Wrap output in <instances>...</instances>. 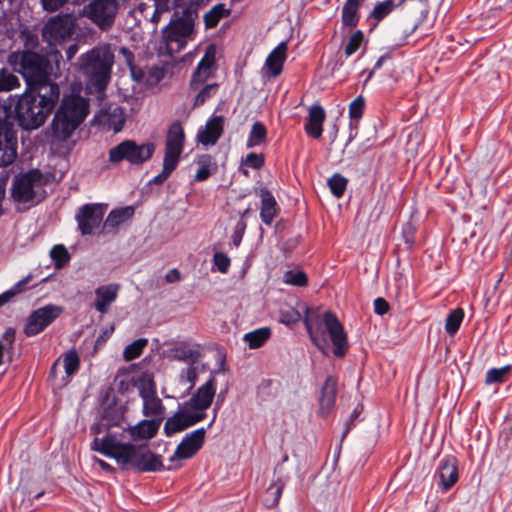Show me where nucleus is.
I'll return each instance as SVG.
<instances>
[{
    "mask_svg": "<svg viewBox=\"0 0 512 512\" xmlns=\"http://www.w3.org/2000/svg\"><path fill=\"white\" fill-rule=\"evenodd\" d=\"M91 449L115 459L122 469H132L141 473L164 469L161 455L151 452L147 445L122 443L116 433H108L102 439L95 437Z\"/></svg>",
    "mask_w": 512,
    "mask_h": 512,
    "instance_id": "nucleus-1",
    "label": "nucleus"
},
{
    "mask_svg": "<svg viewBox=\"0 0 512 512\" xmlns=\"http://www.w3.org/2000/svg\"><path fill=\"white\" fill-rule=\"evenodd\" d=\"M303 323L312 343L325 354L327 340L323 326L329 334L333 344V354L342 358L347 354L349 343L343 325L331 311H325L323 315L309 306H304Z\"/></svg>",
    "mask_w": 512,
    "mask_h": 512,
    "instance_id": "nucleus-2",
    "label": "nucleus"
},
{
    "mask_svg": "<svg viewBox=\"0 0 512 512\" xmlns=\"http://www.w3.org/2000/svg\"><path fill=\"white\" fill-rule=\"evenodd\" d=\"M20 66L31 93L36 92V96L60 95L59 86L51 80L53 67L45 56L31 51L23 52Z\"/></svg>",
    "mask_w": 512,
    "mask_h": 512,
    "instance_id": "nucleus-3",
    "label": "nucleus"
},
{
    "mask_svg": "<svg viewBox=\"0 0 512 512\" xmlns=\"http://www.w3.org/2000/svg\"><path fill=\"white\" fill-rule=\"evenodd\" d=\"M114 64V54L110 45H99L79 58V66L89 79V86L95 92L103 93L110 82Z\"/></svg>",
    "mask_w": 512,
    "mask_h": 512,
    "instance_id": "nucleus-4",
    "label": "nucleus"
},
{
    "mask_svg": "<svg viewBox=\"0 0 512 512\" xmlns=\"http://www.w3.org/2000/svg\"><path fill=\"white\" fill-rule=\"evenodd\" d=\"M90 98H62L51 122L54 136L67 140L89 114Z\"/></svg>",
    "mask_w": 512,
    "mask_h": 512,
    "instance_id": "nucleus-5",
    "label": "nucleus"
},
{
    "mask_svg": "<svg viewBox=\"0 0 512 512\" xmlns=\"http://www.w3.org/2000/svg\"><path fill=\"white\" fill-rule=\"evenodd\" d=\"M196 19L197 13H187L183 17L171 20L162 30L160 53L173 57L186 47L188 41L194 40Z\"/></svg>",
    "mask_w": 512,
    "mask_h": 512,
    "instance_id": "nucleus-6",
    "label": "nucleus"
},
{
    "mask_svg": "<svg viewBox=\"0 0 512 512\" xmlns=\"http://www.w3.org/2000/svg\"><path fill=\"white\" fill-rule=\"evenodd\" d=\"M46 183L44 174L37 168L20 172L13 178L11 197L17 203L37 205L46 197Z\"/></svg>",
    "mask_w": 512,
    "mask_h": 512,
    "instance_id": "nucleus-7",
    "label": "nucleus"
},
{
    "mask_svg": "<svg viewBox=\"0 0 512 512\" xmlns=\"http://www.w3.org/2000/svg\"><path fill=\"white\" fill-rule=\"evenodd\" d=\"M60 98H17L15 114L19 126L25 130L44 124Z\"/></svg>",
    "mask_w": 512,
    "mask_h": 512,
    "instance_id": "nucleus-8",
    "label": "nucleus"
},
{
    "mask_svg": "<svg viewBox=\"0 0 512 512\" xmlns=\"http://www.w3.org/2000/svg\"><path fill=\"white\" fill-rule=\"evenodd\" d=\"M185 132L179 120L174 121L168 128L162 171L150 180V184L162 185L177 168L184 149Z\"/></svg>",
    "mask_w": 512,
    "mask_h": 512,
    "instance_id": "nucleus-9",
    "label": "nucleus"
},
{
    "mask_svg": "<svg viewBox=\"0 0 512 512\" xmlns=\"http://www.w3.org/2000/svg\"><path fill=\"white\" fill-rule=\"evenodd\" d=\"M215 59L216 46L210 44L206 47L205 53L190 81V90L196 96H211L222 93L220 85L212 77V67L214 66Z\"/></svg>",
    "mask_w": 512,
    "mask_h": 512,
    "instance_id": "nucleus-10",
    "label": "nucleus"
},
{
    "mask_svg": "<svg viewBox=\"0 0 512 512\" xmlns=\"http://www.w3.org/2000/svg\"><path fill=\"white\" fill-rule=\"evenodd\" d=\"M155 149L153 142L138 144L134 140H124L109 150V162L118 164L127 161L133 166H141L152 158Z\"/></svg>",
    "mask_w": 512,
    "mask_h": 512,
    "instance_id": "nucleus-11",
    "label": "nucleus"
},
{
    "mask_svg": "<svg viewBox=\"0 0 512 512\" xmlns=\"http://www.w3.org/2000/svg\"><path fill=\"white\" fill-rule=\"evenodd\" d=\"M77 20L73 13H60L51 17L43 27V39L51 46L70 39L75 32Z\"/></svg>",
    "mask_w": 512,
    "mask_h": 512,
    "instance_id": "nucleus-12",
    "label": "nucleus"
},
{
    "mask_svg": "<svg viewBox=\"0 0 512 512\" xmlns=\"http://www.w3.org/2000/svg\"><path fill=\"white\" fill-rule=\"evenodd\" d=\"M118 10L117 0H91L80 15L88 18L101 31H108L115 23Z\"/></svg>",
    "mask_w": 512,
    "mask_h": 512,
    "instance_id": "nucleus-13",
    "label": "nucleus"
},
{
    "mask_svg": "<svg viewBox=\"0 0 512 512\" xmlns=\"http://www.w3.org/2000/svg\"><path fill=\"white\" fill-rule=\"evenodd\" d=\"M63 312V307L48 304L34 310L27 318L23 332L26 336L32 337L43 332Z\"/></svg>",
    "mask_w": 512,
    "mask_h": 512,
    "instance_id": "nucleus-14",
    "label": "nucleus"
},
{
    "mask_svg": "<svg viewBox=\"0 0 512 512\" xmlns=\"http://www.w3.org/2000/svg\"><path fill=\"white\" fill-rule=\"evenodd\" d=\"M17 130L13 119L0 125V167L12 164L17 158Z\"/></svg>",
    "mask_w": 512,
    "mask_h": 512,
    "instance_id": "nucleus-15",
    "label": "nucleus"
},
{
    "mask_svg": "<svg viewBox=\"0 0 512 512\" xmlns=\"http://www.w3.org/2000/svg\"><path fill=\"white\" fill-rule=\"evenodd\" d=\"M103 216L104 209L102 205L95 203L82 205L75 216L81 235H91L100 226Z\"/></svg>",
    "mask_w": 512,
    "mask_h": 512,
    "instance_id": "nucleus-16",
    "label": "nucleus"
},
{
    "mask_svg": "<svg viewBox=\"0 0 512 512\" xmlns=\"http://www.w3.org/2000/svg\"><path fill=\"white\" fill-rule=\"evenodd\" d=\"M206 437V428H198L186 434L176 447L170 462L175 460H186L192 458L203 447Z\"/></svg>",
    "mask_w": 512,
    "mask_h": 512,
    "instance_id": "nucleus-17",
    "label": "nucleus"
},
{
    "mask_svg": "<svg viewBox=\"0 0 512 512\" xmlns=\"http://www.w3.org/2000/svg\"><path fill=\"white\" fill-rule=\"evenodd\" d=\"M216 394V380L211 375L205 384L200 386L191 398L185 403V406L192 410L205 412L212 404Z\"/></svg>",
    "mask_w": 512,
    "mask_h": 512,
    "instance_id": "nucleus-18",
    "label": "nucleus"
},
{
    "mask_svg": "<svg viewBox=\"0 0 512 512\" xmlns=\"http://www.w3.org/2000/svg\"><path fill=\"white\" fill-rule=\"evenodd\" d=\"M436 475L439 477L438 485L443 491L450 490L459 479L458 460L455 456L446 455L438 464Z\"/></svg>",
    "mask_w": 512,
    "mask_h": 512,
    "instance_id": "nucleus-19",
    "label": "nucleus"
},
{
    "mask_svg": "<svg viewBox=\"0 0 512 512\" xmlns=\"http://www.w3.org/2000/svg\"><path fill=\"white\" fill-rule=\"evenodd\" d=\"M123 420L124 411H122L121 407H118L116 404H109L104 408L100 422L91 426V432L98 435L106 431L107 435L111 433L110 428L120 426Z\"/></svg>",
    "mask_w": 512,
    "mask_h": 512,
    "instance_id": "nucleus-20",
    "label": "nucleus"
},
{
    "mask_svg": "<svg viewBox=\"0 0 512 512\" xmlns=\"http://www.w3.org/2000/svg\"><path fill=\"white\" fill-rule=\"evenodd\" d=\"M326 111L319 102H315L308 109V116L304 124V131L313 139H319L323 133V124Z\"/></svg>",
    "mask_w": 512,
    "mask_h": 512,
    "instance_id": "nucleus-21",
    "label": "nucleus"
},
{
    "mask_svg": "<svg viewBox=\"0 0 512 512\" xmlns=\"http://www.w3.org/2000/svg\"><path fill=\"white\" fill-rule=\"evenodd\" d=\"M120 285L113 283L101 285L95 289L94 308L101 314H106L110 306L116 301Z\"/></svg>",
    "mask_w": 512,
    "mask_h": 512,
    "instance_id": "nucleus-22",
    "label": "nucleus"
},
{
    "mask_svg": "<svg viewBox=\"0 0 512 512\" xmlns=\"http://www.w3.org/2000/svg\"><path fill=\"white\" fill-rule=\"evenodd\" d=\"M257 195L261 201V209H260V218L261 221L270 226L274 220V218L280 212V207L278 206L275 197L271 193L270 190L266 187H261L257 192Z\"/></svg>",
    "mask_w": 512,
    "mask_h": 512,
    "instance_id": "nucleus-23",
    "label": "nucleus"
},
{
    "mask_svg": "<svg viewBox=\"0 0 512 512\" xmlns=\"http://www.w3.org/2000/svg\"><path fill=\"white\" fill-rule=\"evenodd\" d=\"M161 426V419H143L134 426H129L127 431L131 440L140 441L153 438ZM126 429H123V432Z\"/></svg>",
    "mask_w": 512,
    "mask_h": 512,
    "instance_id": "nucleus-24",
    "label": "nucleus"
},
{
    "mask_svg": "<svg viewBox=\"0 0 512 512\" xmlns=\"http://www.w3.org/2000/svg\"><path fill=\"white\" fill-rule=\"evenodd\" d=\"M223 116H213L209 119L203 130L197 134L198 141L204 145H215L223 134Z\"/></svg>",
    "mask_w": 512,
    "mask_h": 512,
    "instance_id": "nucleus-25",
    "label": "nucleus"
},
{
    "mask_svg": "<svg viewBox=\"0 0 512 512\" xmlns=\"http://www.w3.org/2000/svg\"><path fill=\"white\" fill-rule=\"evenodd\" d=\"M287 57V43H279L266 58L263 70L265 74L271 77H277L281 74L283 64Z\"/></svg>",
    "mask_w": 512,
    "mask_h": 512,
    "instance_id": "nucleus-26",
    "label": "nucleus"
},
{
    "mask_svg": "<svg viewBox=\"0 0 512 512\" xmlns=\"http://www.w3.org/2000/svg\"><path fill=\"white\" fill-rule=\"evenodd\" d=\"M337 395V378L335 376H328L321 388V396L319 399L320 413L322 416H327L330 410L334 407Z\"/></svg>",
    "mask_w": 512,
    "mask_h": 512,
    "instance_id": "nucleus-27",
    "label": "nucleus"
},
{
    "mask_svg": "<svg viewBox=\"0 0 512 512\" xmlns=\"http://www.w3.org/2000/svg\"><path fill=\"white\" fill-rule=\"evenodd\" d=\"M198 169L194 176L197 182L206 181L213 173L217 171V164L213 161L212 156L209 154H202L196 160Z\"/></svg>",
    "mask_w": 512,
    "mask_h": 512,
    "instance_id": "nucleus-28",
    "label": "nucleus"
},
{
    "mask_svg": "<svg viewBox=\"0 0 512 512\" xmlns=\"http://www.w3.org/2000/svg\"><path fill=\"white\" fill-rule=\"evenodd\" d=\"M174 359L189 364H196L201 353L198 348H191L186 342H180L172 349Z\"/></svg>",
    "mask_w": 512,
    "mask_h": 512,
    "instance_id": "nucleus-29",
    "label": "nucleus"
},
{
    "mask_svg": "<svg viewBox=\"0 0 512 512\" xmlns=\"http://www.w3.org/2000/svg\"><path fill=\"white\" fill-rule=\"evenodd\" d=\"M165 406L162 400L156 395L154 397L143 400L142 413L145 417L151 419H164Z\"/></svg>",
    "mask_w": 512,
    "mask_h": 512,
    "instance_id": "nucleus-30",
    "label": "nucleus"
},
{
    "mask_svg": "<svg viewBox=\"0 0 512 512\" xmlns=\"http://www.w3.org/2000/svg\"><path fill=\"white\" fill-rule=\"evenodd\" d=\"M134 207L126 206L119 209H113L107 216L104 226L110 228H116L120 224L126 222L131 219L134 215Z\"/></svg>",
    "mask_w": 512,
    "mask_h": 512,
    "instance_id": "nucleus-31",
    "label": "nucleus"
},
{
    "mask_svg": "<svg viewBox=\"0 0 512 512\" xmlns=\"http://www.w3.org/2000/svg\"><path fill=\"white\" fill-rule=\"evenodd\" d=\"M270 336L271 329L269 327H261L246 333L243 340L248 344L250 349H257L262 347Z\"/></svg>",
    "mask_w": 512,
    "mask_h": 512,
    "instance_id": "nucleus-32",
    "label": "nucleus"
},
{
    "mask_svg": "<svg viewBox=\"0 0 512 512\" xmlns=\"http://www.w3.org/2000/svg\"><path fill=\"white\" fill-rule=\"evenodd\" d=\"M192 0H154V5L158 11H169L175 9V14L178 16L180 12L185 15L187 13H195L190 10Z\"/></svg>",
    "mask_w": 512,
    "mask_h": 512,
    "instance_id": "nucleus-33",
    "label": "nucleus"
},
{
    "mask_svg": "<svg viewBox=\"0 0 512 512\" xmlns=\"http://www.w3.org/2000/svg\"><path fill=\"white\" fill-rule=\"evenodd\" d=\"M230 9L226 5L219 3L214 5L208 12L204 14V23L206 29L214 28L218 25L221 19L230 15Z\"/></svg>",
    "mask_w": 512,
    "mask_h": 512,
    "instance_id": "nucleus-34",
    "label": "nucleus"
},
{
    "mask_svg": "<svg viewBox=\"0 0 512 512\" xmlns=\"http://www.w3.org/2000/svg\"><path fill=\"white\" fill-rule=\"evenodd\" d=\"M362 0H346L342 8V23L355 27L359 22L358 9Z\"/></svg>",
    "mask_w": 512,
    "mask_h": 512,
    "instance_id": "nucleus-35",
    "label": "nucleus"
},
{
    "mask_svg": "<svg viewBox=\"0 0 512 512\" xmlns=\"http://www.w3.org/2000/svg\"><path fill=\"white\" fill-rule=\"evenodd\" d=\"M266 137H267V129H266L265 125L262 122L257 121L251 127V130L249 132L248 139L246 142V147L253 148L255 146H259L266 141Z\"/></svg>",
    "mask_w": 512,
    "mask_h": 512,
    "instance_id": "nucleus-36",
    "label": "nucleus"
},
{
    "mask_svg": "<svg viewBox=\"0 0 512 512\" xmlns=\"http://www.w3.org/2000/svg\"><path fill=\"white\" fill-rule=\"evenodd\" d=\"M285 483L281 479H277L272 482L269 487L266 489L264 504L265 506L272 508L275 507L282 495Z\"/></svg>",
    "mask_w": 512,
    "mask_h": 512,
    "instance_id": "nucleus-37",
    "label": "nucleus"
},
{
    "mask_svg": "<svg viewBox=\"0 0 512 512\" xmlns=\"http://www.w3.org/2000/svg\"><path fill=\"white\" fill-rule=\"evenodd\" d=\"M365 110V98H354L349 104V128L357 130L358 123L363 116Z\"/></svg>",
    "mask_w": 512,
    "mask_h": 512,
    "instance_id": "nucleus-38",
    "label": "nucleus"
},
{
    "mask_svg": "<svg viewBox=\"0 0 512 512\" xmlns=\"http://www.w3.org/2000/svg\"><path fill=\"white\" fill-rule=\"evenodd\" d=\"M464 315V310L460 307L452 310L447 315L445 320V331L448 335L454 336L458 332L464 319Z\"/></svg>",
    "mask_w": 512,
    "mask_h": 512,
    "instance_id": "nucleus-39",
    "label": "nucleus"
},
{
    "mask_svg": "<svg viewBox=\"0 0 512 512\" xmlns=\"http://www.w3.org/2000/svg\"><path fill=\"white\" fill-rule=\"evenodd\" d=\"M198 378V367L195 364H189L187 368L182 369L179 374V382L181 384L188 383V387L184 395L190 394L194 388Z\"/></svg>",
    "mask_w": 512,
    "mask_h": 512,
    "instance_id": "nucleus-40",
    "label": "nucleus"
},
{
    "mask_svg": "<svg viewBox=\"0 0 512 512\" xmlns=\"http://www.w3.org/2000/svg\"><path fill=\"white\" fill-rule=\"evenodd\" d=\"M283 282L292 286L305 287L308 284V277L302 270H288L283 275Z\"/></svg>",
    "mask_w": 512,
    "mask_h": 512,
    "instance_id": "nucleus-41",
    "label": "nucleus"
},
{
    "mask_svg": "<svg viewBox=\"0 0 512 512\" xmlns=\"http://www.w3.org/2000/svg\"><path fill=\"white\" fill-rule=\"evenodd\" d=\"M512 369L511 365H506L501 368H491L485 374V384L490 385L493 383H503L506 381L507 375Z\"/></svg>",
    "mask_w": 512,
    "mask_h": 512,
    "instance_id": "nucleus-42",
    "label": "nucleus"
},
{
    "mask_svg": "<svg viewBox=\"0 0 512 512\" xmlns=\"http://www.w3.org/2000/svg\"><path fill=\"white\" fill-rule=\"evenodd\" d=\"M178 412L183 420L186 429L201 422L206 418L207 415L206 412L192 410L186 406L185 409L179 410Z\"/></svg>",
    "mask_w": 512,
    "mask_h": 512,
    "instance_id": "nucleus-43",
    "label": "nucleus"
},
{
    "mask_svg": "<svg viewBox=\"0 0 512 512\" xmlns=\"http://www.w3.org/2000/svg\"><path fill=\"white\" fill-rule=\"evenodd\" d=\"M347 183L348 180L340 173H334L328 179V186L330 191L336 198H341L344 195Z\"/></svg>",
    "mask_w": 512,
    "mask_h": 512,
    "instance_id": "nucleus-44",
    "label": "nucleus"
},
{
    "mask_svg": "<svg viewBox=\"0 0 512 512\" xmlns=\"http://www.w3.org/2000/svg\"><path fill=\"white\" fill-rule=\"evenodd\" d=\"M147 343V339L140 338L127 345L123 352L124 359L126 361H131L138 358L142 354L143 349L146 347Z\"/></svg>",
    "mask_w": 512,
    "mask_h": 512,
    "instance_id": "nucleus-45",
    "label": "nucleus"
},
{
    "mask_svg": "<svg viewBox=\"0 0 512 512\" xmlns=\"http://www.w3.org/2000/svg\"><path fill=\"white\" fill-rule=\"evenodd\" d=\"M107 120L115 132L122 130L125 124L124 109L120 106L114 107L107 112Z\"/></svg>",
    "mask_w": 512,
    "mask_h": 512,
    "instance_id": "nucleus-46",
    "label": "nucleus"
},
{
    "mask_svg": "<svg viewBox=\"0 0 512 512\" xmlns=\"http://www.w3.org/2000/svg\"><path fill=\"white\" fill-rule=\"evenodd\" d=\"M136 388L142 400L154 397L157 395L156 386L152 379L144 377H137Z\"/></svg>",
    "mask_w": 512,
    "mask_h": 512,
    "instance_id": "nucleus-47",
    "label": "nucleus"
},
{
    "mask_svg": "<svg viewBox=\"0 0 512 512\" xmlns=\"http://www.w3.org/2000/svg\"><path fill=\"white\" fill-rule=\"evenodd\" d=\"M185 429L186 427L178 411L174 413L171 417L167 418L164 424V433L168 437L178 432H181Z\"/></svg>",
    "mask_w": 512,
    "mask_h": 512,
    "instance_id": "nucleus-48",
    "label": "nucleus"
},
{
    "mask_svg": "<svg viewBox=\"0 0 512 512\" xmlns=\"http://www.w3.org/2000/svg\"><path fill=\"white\" fill-rule=\"evenodd\" d=\"M51 258L55 261L57 268L64 267L70 260V255L63 245H55L50 251Z\"/></svg>",
    "mask_w": 512,
    "mask_h": 512,
    "instance_id": "nucleus-49",
    "label": "nucleus"
},
{
    "mask_svg": "<svg viewBox=\"0 0 512 512\" xmlns=\"http://www.w3.org/2000/svg\"><path fill=\"white\" fill-rule=\"evenodd\" d=\"M19 86V79L5 70L0 71V93L9 92Z\"/></svg>",
    "mask_w": 512,
    "mask_h": 512,
    "instance_id": "nucleus-50",
    "label": "nucleus"
},
{
    "mask_svg": "<svg viewBox=\"0 0 512 512\" xmlns=\"http://www.w3.org/2000/svg\"><path fill=\"white\" fill-rule=\"evenodd\" d=\"M64 368L68 376L75 374L80 365L79 356L76 350H70L64 357Z\"/></svg>",
    "mask_w": 512,
    "mask_h": 512,
    "instance_id": "nucleus-51",
    "label": "nucleus"
},
{
    "mask_svg": "<svg viewBox=\"0 0 512 512\" xmlns=\"http://www.w3.org/2000/svg\"><path fill=\"white\" fill-rule=\"evenodd\" d=\"M364 40V34L361 30L355 31L349 38L344 52L347 57L353 55L362 45Z\"/></svg>",
    "mask_w": 512,
    "mask_h": 512,
    "instance_id": "nucleus-52",
    "label": "nucleus"
},
{
    "mask_svg": "<svg viewBox=\"0 0 512 512\" xmlns=\"http://www.w3.org/2000/svg\"><path fill=\"white\" fill-rule=\"evenodd\" d=\"M302 319L301 313L295 309L281 310L279 313V321L287 326L298 323Z\"/></svg>",
    "mask_w": 512,
    "mask_h": 512,
    "instance_id": "nucleus-53",
    "label": "nucleus"
},
{
    "mask_svg": "<svg viewBox=\"0 0 512 512\" xmlns=\"http://www.w3.org/2000/svg\"><path fill=\"white\" fill-rule=\"evenodd\" d=\"M241 164L249 168L259 170L265 164V157L263 154L249 153L244 159H242Z\"/></svg>",
    "mask_w": 512,
    "mask_h": 512,
    "instance_id": "nucleus-54",
    "label": "nucleus"
},
{
    "mask_svg": "<svg viewBox=\"0 0 512 512\" xmlns=\"http://www.w3.org/2000/svg\"><path fill=\"white\" fill-rule=\"evenodd\" d=\"M116 381L118 393L124 395L133 391L136 388L137 377H126L120 379V377L117 376Z\"/></svg>",
    "mask_w": 512,
    "mask_h": 512,
    "instance_id": "nucleus-55",
    "label": "nucleus"
},
{
    "mask_svg": "<svg viewBox=\"0 0 512 512\" xmlns=\"http://www.w3.org/2000/svg\"><path fill=\"white\" fill-rule=\"evenodd\" d=\"M119 52L124 57V60H125V62L127 64V66L130 68V72H131L132 77L135 80H140L141 79V71L137 70L136 67L133 66V60H134L133 53L128 48H126V47H122L119 50Z\"/></svg>",
    "mask_w": 512,
    "mask_h": 512,
    "instance_id": "nucleus-56",
    "label": "nucleus"
},
{
    "mask_svg": "<svg viewBox=\"0 0 512 512\" xmlns=\"http://www.w3.org/2000/svg\"><path fill=\"white\" fill-rule=\"evenodd\" d=\"M15 336L16 330L13 327L7 328L2 335V342L7 346L6 354L8 355V362L12 361V350L15 342Z\"/></svg>",
    "mask_w": 512,
    "mask_h": 512,
    "instance_id": "nucleus-57",
    "label": "nucleus"
},
{
    "mask_svg": "<svg viewBox=\"0 0 512 512\" xmlns=\"http://www.w3.org/2000/svg\"><path fill=\"white\" fill-rule=\"evenodd\" d=\"M213 262L217 270L221 273H227L230 267V258L223 252H216L213 255Z\"/></svg>",
    "mask_w": 512,
    "mask_h": 512,
    "instance_id": "nucleus-58",
    "label": "nucleus"
},
{
    "mask_svg": "<svg viewBox=\"0 0 512 512\" xmlns=\"http://www.w3.org/2000/svg\"><path fill=\"white\" fill-rule=\"evenodd\" d=\"M362 411L363 405L357 404L356 407L353 409L352 413L350 414L349 419L345 423V429L342 434V439L345 438L348 435V433L354 428L355 421L358 419Z\"/></svg>",
    "mask_w": 512,
    "mask_h": 512,
    "instance_id": "nucleus-59",
    "label": "nucleus"
},
{
    "mask_svg": "<svg viewBox=\"0 0 512 512\" xmlns=\"http://www.w3.org/2000/svg\"><path fill=\"white\" fill-rule=\"evenodd\" d=\"M247 228V223L245 220H239L235 226L233 234L231 236L232 243L234 246L238 247L242 241L245 230Z\"/></svg>",
    "mask_w": 512,
    "mask_h": 512,
    "instance_id": "nucleus-60",
    "label": "nucleus"
},
{
    "mask_svg": "<svg viewBox=\"0 0 512 512\" xmlns=\"http://www.w3.org/2000/svg\"><path fill=\"white\" fill-rule=\"evenodd\" d=\"M392 10V2L391 1H386V2H382V3H379L377 4L372 13H371V16H373L374 18L376 19H382L384 18L387 14H389Z\"/></svg>",
    "mask_w": 512,
    "mask_h": 512,
    "instance_id": "nucleus-61",
    "label": "nucleus"
},
{
    "mask_svg": "<svg viewBox=\"0 0 512 512\" xmlns=\"http://www.w3.org/2000/svg\"><path fill=\"white\" fill-rule=\"evenodd\" d=\"M42 8L47 12H55L62 8L68 0H40Z\"/></svg>",
    "mask_w": 512,
    "mask_h": 512,
    "instance_id": "nucleus-62",
    "label": "nucleus"
},
{
    "mask_svg": "<svg viewBox=\"0 0 512 512\" xmlns=\"http://www.w3.org/2000/svg\"><path fill=\"white\" fill-rule=\"evenodd\" d=\"M31 278V275H27L26 277L15 283V285L11 289L5 291L4 293H9V300L18 293L24 291L25 286L30 282Z\"/></svg>",
    "mask_w": 512,
    "mask_h": 512,
    "instance_id": "nucleus-63",
    "label": "nucleus"
},
{
    "mask_svg": "<svg viewBox=\"0 0 512 512\" xmlns=\"http://www.w3.org/2000/svg\"><path fill=\"white\" fill-rule=\"evenodd\" d=\"M390 309L389 303L382 297H378L374 300V312L377 315L383 316Z\"/></svg>",
    "mask_w": 512,
    "mask_h": 512,
    "instance_id": "nucleus-64",
    "label": "nucleus"
}]
</instances>
